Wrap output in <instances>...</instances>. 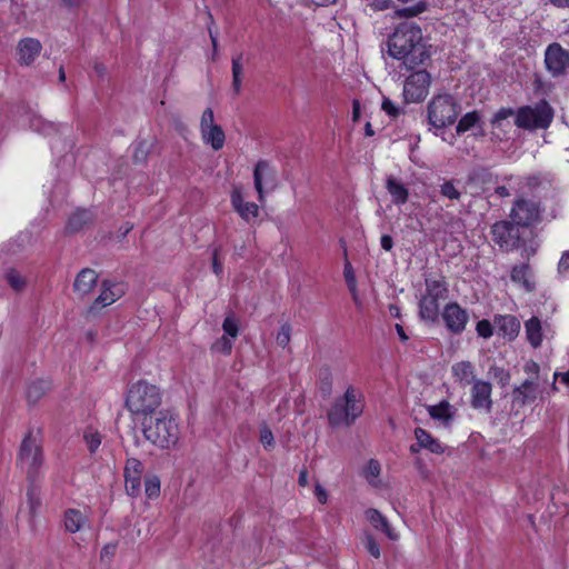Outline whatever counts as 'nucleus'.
Returning a JSON list of instances; mask_svg holds the SVG:
<instances>
[{"mask_svg":"<svg viewBox=\"0 0 569 569\" xmlns=\"http://www.w3.org/2000/svg\"><path fill=\"white\" fill-rule=\"evenodd\" d=\"M480 121V116L477 111L466 113L458 122L456 131L458 134L465 133L475 128Z\"/></svg>","mask_w":569,"mask_h":569,"instance_id":"f704fd0d","label":"nucleus"},{"mask_svg":"<svg viewBox=\"0 0 569 569\" xmlns=\"http://www.w3.org/2000/svg\"><path fill=\"white\" fill-rule=\"evenodd\" d=\"M86 216L87 213L86 212H82V213H77L74 214L70 220H69V226L72 230H77L80 228L81 223L78 222V219H80V216Z\"/></svg>","mask_w":569,"mask_h":569,"instance_id":"680f3d73","label":"nucleus"},{"mask_svg":"<svg viewBox=\"0 0 569 569\" xmlns=\"http://www.w3.org/2000/svg\"><path fill=\"white\" fill-rule=\"evenodd\" d=\"M212 268L216 274H220L222 272V264L218 261L217 252L213 254Z\"/></svg>","mask_w":569,"mask_h":569,"instance_id":"69168bd1","label":"nucleus"},{"mask_svg":"<svg viewBox=\"0 0 569 569\" xmlns=\"http://www.w3.org/2000/svg\"><path fill=\"white\" fill-rule=\"evenodd\" d=\"M233 339L222 336L212 346V349L217 352L229 355L232 350Z\"/></svg>","mask_w":569,"mask_h":569,"instance_id":"79ce46f5","label":"nucleus"},{"mask_svg":"<svg viewBox=\"0 0 569 569\" xmlns=\"http://www.w3.org/2000/svg\"><path fill=\"white\" fill-rule=\"evenodd\" d=\"M59 4L63 8H67L69 10L78 9L83 0H58Z\"/></svg>","mask_w":569,"mask_h":569,"instance_id":"13d9d810","label":"nucleus"},{"mask_svg":"<svg viewBox=\"0 0 569 569\" xmlns=\"http://www.w3.org/2000/svg\"><path fill=\"white\" fill-rule=\"evenodd\" d=\"M366 2L371 9L376 11L389 9L393 3L392 0H366Z\"/></svg>","mask_w":569,"mask_h":569,"instance_id":"3c124183","label":"nucleus"},{"mask_svg":"<svg viewBox=\"0 0 569 569\" xmlns=\"http://www.w3.org/2000/svg\"><path fill=\"white\" fill-rule=\"evenodd\" d=\"M290 339H291V327L288 323H283L277 333L276 341H277L278 346L286 348L289 345Z\"/></svg>","mask_w":569,"mask_h":569,"instance_id":"37998d69","label":"nucleus"},{"mask_svg":"<svg viewBox=\"0 0 569 569\" xmlns=\"http://www.w3.org/2000/svg\"><path fill=\"white\" fill-rule=\"evenodd\" d=\"M162 403L161 390L144 380L133 383L126 397V407L136 421H146Z\"/></svg>","mask_w":569,"mask_h":569,"instance_id":"f03ea898","label":"nucleus"},{"mask_svg":"<svg viewBox=\"0 0 569 569\" xmlns=\"http://www.w3.org/2000/svg\"><path fill=\"white\" fill-rule=\"evenodd\" d=\"M230 201L233 210L243 219L249 222L259 216L260 208L257 203L246 200L244 194L240 187H233Z\"/></svg>","mask_w":569,"mask_h":569,"instance_id":"a211bd4d","label":"nucleus"},{"mask_svg":"<svg viewBox=\"0 0 569 569\" xmlns=\"http://www.w3.org/2000/svg\"><path fill=\"white\" fill-rule=\"evenodd\" d=\"M511 279L523 286L528 291L533 290L535 284L531 281V273L528 264L517 266L511 271Z\"/></svg>","mask_w":569,"mask_h":569,"instance_id":"473e14b6","label":"nucleus"},{"mask_svg":"<svg viewBox=\"0 0 569 569\" xmlns=\"http://www.w3.org/2000/svg\"><path fill=\"white\" fill-rule=\"evenodd\" d=\"M83 439L91 453L96 452L101 445L100 433L92 428H88L84 430Z\"/></svg>","mask_w":569,"mask_h":569,"instance_id":"c9c22d12","label":"nucleus"},{"mask_svg":"<svg viewBox=\"0 0 569 569\" xmlns=\"http://www.w3.org/2000/svg\"><path fill=\"white\" fill-rule=\"evenodd\" d=\"M440 192L443 197L450 200H458L460 198V192L451 181H446L441 184Z\"/></svg>","mask_w":569,"mask_h":569,"instance_id":"49530a36","label":"nucleus"},{"mask_svg":"<svg viewBox=\"0 0 569 569\" xmlns=\"http://www.w3.org/2000/svg\"><path fill=\"white\" fill-rule=\"evenodd\" d=\"M386 189L395 204H403L408 201L409 190L396 177L389 176L386 180Z\"/></svg>","mask_w":569,"mask_h":569,"instance_id":"c85d7f7f","label":"nucleus"},{"mask_svg":"<svg viewBox=\"0 0 569 569\" xmlns=\"http://www.w3.org/2000/svg\"><path fill=\"white\" fill-rule=\"evenodd\" d=\"M509 218L517 227L531 228L541 220V208L538 202L519 198L515 201Z\"/></svg>","mask_w":569,"mask_h":569,"instance_id":"1a4fd4ad","label":"nucleus"},{"mask_svg":"<svg viewBox=\"0 0 569 569\" xmlns=\"http://www.w3.org/2000/svg\"><path fill=\"white\" fill-rule=\"evenodd\" d=\"M363 546L366 550L376 559L380 558L381 551L380 546L372 535L366 533L363 538Z\"/></svg>","mask_w":569,"mask_h":569,"instance_id":"a19ab883","label":"nucleus"},{"mask_svg":"<svg viewBox=\"0 0 569 569\" xmlns=\"http://www.w3.org/2000/svg\"><path fill=\"white\" fill-rule=\"evenodd\" d=\"M7 281L14 291H22L26 287L24 278L14 269H11L6 274Z\"/></svg>","mask_w":569,"mask_h":569,"instance_id":"58836bf2","label":"nucleus"},{"mask_svg":"<svg viewBox=\"0 0 569 569\" xmlns=\"http://www.w3.org/2000/svg\"><path fill=\"white\" fill-rule=\"evenodd\" d=\"M451 375L462 388L476 381L475 365L470 361H458L451 366Z\"/></svg>","mask_w":569,"mask_h":569,"instance_id":"b1692460","label":"nucleus"},{"mask_svg":"<svg viewBox=\"0 0 569 569\" xmlns=\"http://www.w3.org/2000/svg\"><path fill=\"white\" fill-rule=\"evenodd\" d=\"M380 243H381V247L386 250V251H390L393 247V240L390 236L388 234H383L380 239Z\"/></svg>","mask_w":569,"mask_h":569,"instance_id":"052dcab7","label":"nucleus"},{"mask_svg":"<svg viewBox=\"0 0 569 569\" xmlns=\"http://www.w3.org/2000/svg\"><path fill=\"white\" fill-rule=\"evenodd\" d=\"M143 466L140 460L129 458L124 467L126 491L132 497L139 496L141 491V475Z\"/></svg>","mask_w":569,"mask_h":569,"instance_id":"6ab92c4d","label":"nucleus"},{"mask_svg":"<svg viewBox=\"0 0 569 569\" xmlns=\"http://www.w3.org/2000/svg\"><path fill=\"white\" fill-rule=\"evenodd\" d=\"M88 523V515L78 509H69L64 513L66 529L71 532H78Z\"/></svg>","mask_w":569,"mask_h":569,"instance_id":"c756f323","label":"nucleus"},{"mask_svg":"<svg viewBox=\"0 0 569 569\" xmlns=\"http://www.w3.org/2000/svg\"><path fill=\"white\" fill-rule=\"evenodd\" d=\"M427 411L435 421H438L443 426H449L456 416L455 407L446 400H442L437 405L427 406Z\"/></svg>","mask_w":569,"mask_h":569,"instance_id":"393cba45","label":"nucleus"},{"mask_svg":"<svg viewBox=\"0 0 569 569\" xmlns=\"http://www.w3.org/2000/svg\"><path fill=\"white\" fill-rule=\"evenodd\" d=\"M545 63L552 76L563 74L569 69V51L559 43L549 44L545 53Z\"/></svg>","mask_w":569,"mask_h":569,"instance_id":"dca6fc26","label":"nucleus"},{"mask_svg":"<svg viewBox=\"0 0 569 569\" xmlns=\"http://www.w3.org/2000/svg\"><path fill=\"white\" fill-rule=\"evenodd\" d=\"M144 492L150 499L160 495V479L157 476H149L144 479Z\"/></svg>","mask_w":569,"mask_h":569,"instance_id":"e433bc0d","label":"nucleus"},{"mask_svg":"<svg viewBox=\"0 0 569 569\" xmlns=\"http://www.w3.org/2000/svg\"><path fill=\"white\" fill-rule=\"evenodd\" d=\"M416 443L411 445L410 451L412 453L418 452L421 449H426L431 453L441 455L445 452L446 447L431 433L422 428L415 429Z\"/></svg>","mask_w":569,"mask_h":569,"instance_id":"412c9836","label":"nucleus"},{"mask_svg":"<svg viewBox=\"0 0 569 569\" xmlns=\"http://www.w3.org/2000/svg\"><path fill=\"white\" fill-rule=\"evenodd\" d=\"M558 271L562 274L569 272V251H566L558 263Z\"/></svg>","mask_w":569,"mask_h":569,"instance_id":"6e6d98bb","label":"nucleus"},{"mask_svg":"<svg viewBox=\"0 0 569 569\" xmlns=\"http://www.w3.org/2000/svg\"><path fill=\"white\" fill-rule=\"evenodd\" d=\"M59 131H60L59 126L47 122L44 120H41V121L38 120V132L49 134L50 132H59Z\"/></svg>","mask_w":569,"mask_h":569,"instance_id":"603ef678","label":"nucleus"},{"mask_svg":"<svg viewBox=\"0 0 569 569\" xmlns=\"http://www.w3.org/2000/svg\"><path fill=\"white\" fill-rule=\"evenodd\" d=\"M126 293L123 282H113L106 280L101 283L99 296L92 302L90 311H98L119 300Z\"/></svg>","mask_w":569,"mask_h":569,"instance_id":"2eb2a0df","label":"nucleus"},{"mask_svg":"<svg viewBox=\"0 0 569 569\" xmlns=\"http://www.w3.org/2000/svg\"><path fill=\"white\" fill-rule=\"evenodd\" d=\"M513 114L511 109H500L492 119L493 126H500V122L505 119H508Z\"/></svg>","mask_w":569,"mask_h":569,"instance_id":"864d4df0","label":"nucleus"},{"mask_svg":"<svg viewBox=\"0 0 569 569\" xmlns=\"http://www.w3.org/2000/svg\"><path fill=\"white\" fill-rule=\"evenodd\" d=\"M141 423L144 438L152 445L161 449H171L177 446L180 429L176 417L170 412L160 411L154 419L150 417Z\"/></svg>","mask_w":569,"mask_h":569,"instance_id":"7ed1b4c3","label":"nucleus"},{"mask_svg":"<svg viewBox=\"0 0 569 569\" xmlns=\"http://www.w3.org/2000/svg\"><path fill=\"white\" fill-rule=\"evenodd\" d=\"M380 473L381 465L376 459H370L362 469V476L368 481V483L375 488H380L383 486Z\"/></svg>","mask_w":569,"mask_h":569,"instance_id":"7c9ffc66","label":"nucleus"},{"mask_svg":"<svg viewBox=\"0 0 569 569\" xmlns=\"http://www.w3.org/2000/svg\"><path fill=\"white\" fill-rule=\"evenodd\" d=\"M525 335L528 343L538 349L545 341H550L555 337V329L549 321H542L539 317L532 316L525 321Z\"/></svg>","mask_w":569,"mask_h":569,"instance_id":"ddd939ff","label":"nucleus"},{"mask_svg":"<svg viewBox=\"0 0 569 569\" xmlns=\"http://www.w3.org/2000/svg\"><path fill=\"white\" fill-rule=\"evenodd\" d=\"M512 397L516 403L525 406L541 398L542 389L539 381L526 379L520 386L513 389Z\"/></svg>","mask_w":569,"mask_h":569,"instance_id":"aec40b11","label":"nucleus"},{"mask_svg":"<svg viewBox=\"0 0 569 569\" xmlns=\"http://www.w3.org/2000/svg\"><path fill=\"white\" fill-rule=\"evenodd\" d=\"M360 118V103L355 100L352 103V119L353 121H358Z\"/></svg>","mask_w":569,"mask_h":569,"instance_id":"0e129e2a","label":"nucleus"},{"mask_svg":"<svg viewBox=\"0 0 569 569\" xmlns=\"http://www.w3.org/2000/svg\"><path fill=\"white\" fill-rule=\"evenodd\" d=\"M298 483L301 487L308 486V483H309L308 471L306 469L300 470L299 477H298Z\"/></svg>","mask_w":569,"mask_h":569,"instance_id":"e2e57ef3","label":"nucleus"},{"mask_svg":"<svg viewBox=\"0 0 569 569\" xmlns=\"http://www.w3.org/2000/svg\"><path fill=\"white\" fill-rule=\"evenodd\" d=\"M381 109L390 117H397L400 113L399 107L388 98H385L381 104Z\"/></svg>","mask_w":569,"mask_h":569,"instance_id":"8fccbe9b","label":"nucleus"},{"mask_svg":"<svg viewBox=\"0 0 569 569\" xmlns=\"http://www.w3.org/2000/svg\"><path fill=\"white\" fill-rule=\"evenodd\" d=\"M426 293L419 302L420 317L430 322H436L439 318V301L447 299L448 289L442 280L427 279Z\"/></svg>","mask_w":569,"mask_h":569,"instance_id":"0eeeda50","label":"nucleus"},{"mask_svg":"<svg viewBox=\"0 0 569 569\" xmlns=\"http://www.w3.org/2000/svg\"><path fill=\"white\" fill-rule=\"evenodd\" d=\"M363 411V393L355 387H348L345 395L338 398L328 412L331 426H350Z\"/></svg>","mask_w":569,"mask_h":569,"instance_id":"20e7f679","label":"nucleus"},{"mask_svg":"<svg viewBox=\"0 0 569 569\" xmlns=\"http://www.w3.org/2000/svg\"><path fill=\"white\" fill-rule=\"evenodd\" d=\"M315 496L320 503H327L328 492L320 483H316L315 486Z\"/></svg>","mask_w":569,"mask_h":569,"instance_id":"5fc2aeb1","label":"nucleus"},{"mask_svg":"<svg viewBox=\"0 0 569 569\" xmlns=\"http://www.w3.org/2000/svg\"><path fill=\"white\" fill-rule=\"evenodd\" d=\"M523 371L529 376L528 379L539 380L540 367L536 361H527L523 366Z\"/></svg>","mask_w":569,"mask_h":569,"instance_id":"09e8293b","label":"nucleus"},{"mask_svg":"<svg viewBox=\"0 0 569 569\" xmlns=\"http://www.w3.org/2000/svg\"><path fill=\"white\" fill-rule=\"evenodd\" d=\"M365 516L375 529L382 531L390 540L396 541L399 539L397 530L379 510L369 508L366 510Z\"/></svg>","mask_w":569,"mask_h":569,"instance_id":"5701e85b","label":"nucleus"},{"mask_svg":"<svg viewBox=\"0 0 569 569\" xmlns=\"http://www.w3.org/2000/svg\"><path fill=\"white\" fill-rule=\"evenodd\" d=\"M431 84V76L425 71L419 70L411 73L403 83V100L406 103H417L422 101Z\"/></svg>","mask_w":569,"mask_h":569,"instance_id":"9d476101","label":"nucleus"},{"mask_svg":"<svg viewBox=\"0 0 569 569\" xmlns=\"http://www.w3.org/2000/svg\"><path fill=\"white\" fill-rule=\"evenodd\" d=\"M343 276L349 289L355 293L357 287L356 276L351 263L348 261L345 263Z\"/></svg>","mask_w":569,"mask_h":569,"instance_id":"de8ad7c7","label":"nucleus"},{"mask_svg":"<svg viewBox=\"0 0 569 569\" xmlns=\"http://www.w3.org/2000/svg\"><path fill=\"white\" fill-rule=\"evenodd\" d=\"M389 54L401 60L408 69L425 63L430 58V47L423 41L422 30L415 22L399 23L388 39Z\"/></svg>","mask_w":569,"mask_h":569,"instance_id":"f257e3e1","label":"nucleus"},{"mask_svg":"<svg viewBox=\"0 0 569 569\" xmlns=\"http://www.w3.org/2000/svg\"><path fill=\"white\" fill-rule=\"evenodd\" d=\"M222 329L224 331V336L234 340L239 333V325L236 317L232 315L226 317L222 323Z\"/></svg>","mask_w":569,"mask_h":569,"instance_id":"4c0bfd02","label":"nucleus"},{"mask_svg":"<svg viewBox=\"0 0 569 569\" xmlns=\"http://www.w3.org/2000/svg\"><path fill=\"white\" fill-rule=\"evenodd\" d=\"M274 179V174L266 161H259L253 170L254 189L261 203L266 200L264 186Z\"/></svg>","mask_w":569,"mask_h":569,"instance_id":"4be33fe9","label":"nucleus"},{"mask_svg":"<svg viewBox=\"0 0 569 569\" xmlns=\"http://www.w3.org/2000/svg\"><path fill=\"white\" fill-rule=\"evenodd\" d=\"M17 50L20 64H31L36 56V40L32 38L22 39L19 42Z\"/></svg>","mask_w":569,"mask_h":569,"instance_id":"2f4dec72","label":"nucleus"},{"mask_svg":"<svg viewBox=\"0 0 569 569\" xmlns=\"http://www.w3.org/2000/svg\"><path fill=\"white\" fill-rule=\"evenodd\" d=\"M553 119V111L551 107L541 101L535 107H522L518 110L516 117V124L522 129H546L550 126Z\"/></svg>","mask_w":569,"mask_h":569,"instance_id":"6e6552de","label":"nucleus"},{"mask_svg":"<svg viewBox=\"0 0 569 569\" xmlns=\"http://www.w3.org/2000/svg\"><path fill=\"white\" fill-rule=\"evenodd\" d=\"M396 330H397V333L399 336V338L402 340V341H407L408 340V336L406 335L405 330H403V327L399 323L396 325Z\"/></svg>","mask_w":569,"mask_h":569,"instance_id":"338daca9","label":"nucleus"},{"mask_svg":"<svg viewBox=\"0 0 569 569\" xmlns=\"http://www.w3.org/2000/svg\"><path fill=\"white\" fill-rule=\"evenodd\" d=\"M200 133L203 143L211 147L212 150L218 151L223 148L226 134L221 126L216 123L213 110L207 108L200 119Z\"/></svg>","mask_w":569,"mask_h":569,"instance_id":"f8f14e48","label":"nucleus"},{"mask_svg":"<svg viewBox=\"0 0 569 569\" xmlns=\"http://www.w3.org/2000/svg\"><path fill=\"white\" fill-rule=\"evenodd\" d=\"M248 62V58L243 52H237L231 59V71H232V89L236 94H239L242 89V82L244 78V67Z\"/></svg>","mask_w":569,"mask_h":569,"instance_id":"a878e982","label":"nucleus"},{"mask_svg":"<svg viewBox=\"0 0 569 569\" xmlns=\"http://www.w3.org/2000/svg\"><path fill=\"white\" fill-rule=\"evenodd\" d=\"M460 111L455 97L449 93L436 94L427 107L428 121L432 127L442 129L455 123Z\"/></svg>","mask_w":569,"mask_h":569,"instance_id":"423d86ee","label":"nucleus"},{"mask_svg":"<svg viewBox=\"0 0 569 569\" xmlns=\"http://www.w3.org/2000/svg\"><path fill=\"white\" fill-rule=\"evenodd\" d=\"M489 375L496 379L501 387H506L510 381V373L501 367H490Z\"/></svg>","mask_w":569,"mask_h":569,"instance_id":"ea45409f","label":"nucleus"},{"mask_svg":"<svg viewBox=\"0 0 569 569\" xmlns=\"http://www.w3.org/2000/svg\"><path fill=\"white\" fill-rule=\"evenodd\" d=\"M476 331L479 337L489 339L493 335V327L489 320L483 319V320L478 321V323L476 326Z\"/></svg>","mask_w":569,"mask_h":569,"instance_id":"a18cd8bd","label":"nucleus"},{"mask_svg":"<svg viewBox=\"0 0 569 569\" xmlns=\"http://www.w3.org/2000/svg\"><path fill=\"white\" fill-rule=\"evenodd\" d=\"M117 546L114 543H108L101 550V558L102 559H110L116 553Z\"/></svg>","mask_w":569,"mask_h":569,"instance_id":"4d7b16f0","label":"nucleus"},{"mask_svg":"<svg viewBox=\"0 0 569 569\" xmlns=\"http://www.w3.org/2000/svg\"><path fill=\"white\" fill-rule=\"evenodd\" d=\"M553 378H555V380L560 379V381H561L562 383H565V385L569 386V370H568V371H566V372H562V373H560V372H555ZM552 389H553V390H557L556 381H553V383H552Z\"/></svg>","mask_w":569,"mask_h":569,"instance_id":"bf43d9fd","label":"nucleus"},{"mask_svg":"<svg viewBox=\"0 0 569 569\" xmlns=\"http://www.w3.org/2000/svg\"><path fill=\"white\" fill-rule=\"evenodd\" d=\"M259 440L266 449H271L274 446L273 433L266 425L260 428Z\"/></svg>","mask_w":569,"mask_h":569,"instance_id":"c03bdc74","label":"nucleus"},{"mask_svg":"<svg viewBox=\"0 0 569 569\" xmlns=\"http://www.w3.org/2000/svg\"><path fill=\"white\" fill-rule=\"evenodd\" d=\"M428 4L426 1H419L411 7L397 9L393 12V18L411 19L427 11Z\"/></svg>","mask_w":569,"mask_h":569,"instance_id":"72a5a7b5","label":"nucleus"},{"mask_svg":"<svg viewBox=\"0 0 569 569\" xmlns=\"http://www.w3.org/2000/svg\"><path fill=\"white\" fill-rule=\"evenodd\" d=\"M18 463L20 468L26 471L29 486L27 489V516L30 526H33V517L36 512V498L33 488V476L36 470V440L32 437V432L29 431L23 438L19 455Z\"/></svg>","mask_w":569,"mask_h":569,"instance_id":"39448f33","label":"nucleus"},{"mask_svg":"<svg viewBox=\"0 0 569 569\" xmlns=\"http://www.w3.org/2000/svg\"><path fill=\"white\" fill-rule=\"evenodd\" d=\"M495 323L505 338L513 340L520 331V321L512 315H503L495 318Z\"/></svg>","mask_w":569,"mask_h":569,"instance_id":"cd10ccee","label":"nucleus"},{"mask_svg":"<svg viewBox=\"0 0 569 569\" xmlns=\"http://www.w3.org/2000/svg\"><path fill=\"white\" fill-rule=\"evenodd\" d=\"M558 8H569V0H550Z\"/></svg>","mask_w":569,"mask_h":569,"instance_id":"774afa93","label":"nucleus"},{"mask_svg":"<svg viewBox=\"0 0 569 569\" xmlns=\"http://www.w3.org/2000/svg\"><path fill=\"white\" fill-rule=\"evenodd\" d=\"M446 328L455 335L465 331L469 322V313L457 302L447 303L441 313Z\"/></svg>","mask_w":569,"mask_h":569,"instance_id":"4468645a","label":"nucleus"},{"mask_svg":"<svg viewBox=\"0 0 569 569\" xmlns=\"http://www.w3.org/2000/svg\"><path fill=\"white\" fill-rule=\"evenodd\" d=\"M521 227H517L512 221H499L491 228L492 239L499 247L506 251L520 248L522 244Z\"/></svg>","mask_w":569,"mask_h":569,"instance_id":"9b49d317","label":"nucleus"},{"mask_svg":"<svg viewBox=\"0 0 569 569\" xmlns=\"http://www.w3.org/2000/svg\"><path fill=\"white\" fill-rule=\"evenodd\" d=\"M98 276L92 269L81 270L73 283L74 291L80 296L84 297L89 295L97 283Z\"/></svg>","mask_w":569,"mask_h":569,"instance_id":"bb28decb","label":"nucleus"},{"mask_svg":"<svg viewBox=\"0 0 569 569\" xmlns=\"http://www.w3.org/2000/svg\"><path fill=\"white\" fill-rule=\"evenodd\" d=\"M492 386L485 380H476L470 391V403L476 410L490 412L492 408L491 399Z\"/></svg>","mask_w":569,"mask_h":569,"instance_id":"f3484780","label":"nucleus"}]
</instances>
